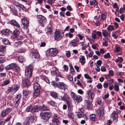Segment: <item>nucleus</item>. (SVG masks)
Returning a JSON list of instances; mask_svg holds the SVG:
<instances>
[{"label": "nucleus", "mask_w": 125, "mask_h": 125, "mask_svg": "<svg viewBox=\"0 0 125 125\" xmlns=\"http://www.w3.org/2000/svg\"><path fill=\"white\" fill-rule=\"evenodd\" d=\"M32 106H29L26 108L25 111L27 112H32Z\"/></svg>", "instance_id": "a19ab883"}, {"label": "nucleus", "mask_w": 125, "mask_h": 125, "mask_svg": "<svg viewBox=\"0 0 125 125\" xmlns=\"http://www.w3.org/2000/svg\"><path fill=\"white\" fill-rule=\"evenodd\" d=\"M38 19H40L38 21V23L42 26H43L44 23L46 21V18L42 15H38L37 16Z\"/></svg>", "instance_id": "423d86ee"}, {"label": "nucleus", "mask_w": 125, "mask_h": 125, "mask_svg": "<svg viewBox=\"0 0 125 125\" xmlns=\"http://www.w3.org/2000/svg\"><path fill=\"white\" fill-rule=\"evenodd\" d=\"M18 8L19 9H22L24 10L25 9V8L24 7V6L22 4H20L18 6Z\"/></svg>", "instance_id": "3c124183"}, {"label": "nucleus", "mask_w": 125, "mask_h": 125, "mask_svg": "<svg viewBox=\"0 0 125 125\" xmlns=\"http://www.w3.org/2000/svg\"><path fill=\"white\" fill-rule=\"evenodd\" d=\"M25 51V50L23 48H21L18 50V52L21 53H23Z\"/></svg>", "instance_id": "603ef678"}, {"label": "nucleus", "mask_w": 125, "mask_h": 125, "mask_svg": "<svg viewBox=\"0 0 125 125\" xmlns=\"http://www.w3.org/2000/svg\"><path fill=\"white\" fill-rule=\"evenodd\" d=\"M40 115L42 118L43 119L44 121L45 122L49 119L51 116V114L50 113L45 112L41 113Z\"/></svg>", "instance_id": "20e7f679"}, {"label": "nucleus", "mask_w": 125, "mask_h": 125, "mask_svg": "<svg viewBox=\"0 0 125 125\" xmlns=\"http://www.w3.org/2000/svg\"><path fill=\"white\" fill-rule=\"evenodd\" d=\"M96 115L100 118H101L104 114V109L103 108H100L97 109L96 111Z\"/></svg>", "instance_id": "1a4fd4ad"}, {"label": "nucleus", "mask_w": 125, "mask_h": 125, "mask_svg": "<svg viewBox=\"0 0 125 125\" xmlns=\"http://www.w3.org/2000/svg\"><path fill=\"white\" fill-rule=\"evenodd\" d=\"M14 68L16 72H18L20 71V68L19 66L15 63Z\"/></svg>", "instance_id": "58836bf2"}, {"label": "nucleus", "mask_w": 125, "mask_h": 125, "mask_svg": "<svg viewBox=\"0 0 125 125\" xmlns=\"http://www.w3.org/2000/svg\"><path fill=\"white\" fill-rule=\"evenodd\" d=\"M12 87V91L15 92L18 89L19 85H16Z\"/></svg>", "instance_id": "cd10ccee"}, {"label": "nucleus", "mask_w": 125, "mask_h": 125, "mask_svg": "<svg viewBox=\"0 0 125 125\" xmlns=\"http://www.w3.org/2000/svg\"><path fill=\"white\" fill-rule=\"evenodd\" d=\"M111 117L112 118L113 121L115 122L116 123L117 122L118 115L115 111L113 112L112 114Z\"/></svg>", "instance_id": "2eb2a0df"}, {"label": "nucleus", "mask_w": 125, "mask_h": 125, "mask_svg": "<svg viewBox=\"0 0 125 125\" xmlns=\"http://www.w3.org/2000/svg\"><path fill=\"white\" fill-rule=\"evenodd\" d=\"M96 34L99 37H102V35L101 32L99 31H97L96 33Z\"/></svg>", "instance_id": "e2e57ef3"}, {"label": "nucleus", "mask_w": 125, "mask_h": 125, "mask_svg": "<svg viewBox=\"0 0 125 125\" xmlns=\"http://www.w3.org/2000/svg\"><path fill=\"white\" fill-rule=\"evenodd\" d=\"M96 87L98 89H101L102 87V85L101 83H99L97 85Z\"/></svg>", "instance_id": "bf43d9fd"}, {"label": "nucleus", "mask_w": 125, "mask_h": 125, "mask_svg": "<svg viewBox=\"0 0 125 125\" xmlns=\"http://www.w3.org/2000/svg\"><path fill=\"white\" fill-rule=\"evenodd\" d=\"M59 99H60L61 100L66 102L67 103L71 102L69 97L67 94H64V96L63 97L60 96Z\"/></svg>", "instance_id": "9d476101"}, {"label": "nucleus", "mask_w": 125, "mask_h": 125, "mask_svg": "<svg viewBox=\"0 0 125 125\" xmlns=\"http://www.w3.org/2000/svg\"><path fill=\"white\" fill-rule=\"evenodd\" d=\"M12 87H8V90H7L6 92L7 94H9L10 93L11 91H12Z\"/></svg>", "instance_id": "052dcab7"}, {"label": "nucleus", "mask_w": 125, "mask_h": 125, "mask_svg": "<svg viewBox=\"0 0 125 125\" xmlns=\"http://www.w3.org/2000/svg\"><path fill=\"white\" fill-rule=\"evenodd\" d=\"M87 97L89 100H85L84 102L85 105L87 107L88 109L91 108L92 107V104L91 103L92 102L93 99L94 98L95 94L94 92H88L87 93Z\"/></svg>", "instance_id": "f03ea898"}, {"label": "nucleus", "mask_w": 125, "mask_h": 125, "mask_svg": "<svg viewBox=\"0 0 125 125\" xmlns=\"http://www.w3.org/2000/svg\"><path fill=\"white\" fill-rule=\"evenodd\" d=\"M22 23L23 25V27L27 29L29 26V22L26 19H23L22 20Z\"/></svg>", "instance_id": "4468645a"}, {"label": "nucleus", "mask_w": 125, "mask_h": 125, "mask_svg": "<svg viewBox=\"0 0 125 125\" xmlns=\"http://www.w3.org/2000/svg\"><path fill=\"white\" fill-rule=\"evenodd\" d=\"M33 66L31 65H29L27 67L25 71V77L22 81V83L23 86L28 87L29 86L30 83L29 78L32 75Z\"/></svg>", "instance_id": "f257e3e1"}, {"label": "nucleus", "mask_w": 125, "mask_h": 125, "mask_svg": "<svg viewBox=\"0 0 125 125\" xmlns=\"http://www.w3.org/2000/svg\"><path fill=\"white\" fill-rule=\"evenodd\" d=\"M68 115L69 117L70 118H73L74 117V115L72 113H68Z\"/></svg>", "instance_id": "4d7b16f0"}, {"label": "nucleus", "mask_w": 125, "mask_h": 125, "mask_svg": "<svg viewBox=\"0 0 125 125\" xmlns=\"http://www.w3.org/2000/svg\"><path fill=\"white\" fill-rule=\"evenodd\" d=\"M11 10L14 13H16L17 12V10L15 7L12 6L10 7Z\"/></svg>", "instance_id": "4c0bfd02"}, {"label": "nucleus", "mask_w": 125, "mask_h": 125, "mask_svg": "<svg viewBox=\"0 0 125 125\" xmlns=\"http://www.w3.org/2000/svg\"><path fill=\"white\" fill-rule=\"evenodd\" d=\"M50 94V95L53 97L54 98H55V92L54 91L51 92Z\"/></svg>", "instance_id": "69168bd1"}, {"label": "nucleus", "mask_w": 125, "mask_h": 125, "mask_svg": "<svg viewBox=\"0 0 125 125\" xmlns=\"http://www.w3.org/2000/svg\"><path fill=\"white\" fill-rule=\"evenodd\" d=\"M82 99V97L79 95H76L74 100L75 102L78 103V102H81Z\"/></svg>", "instance_id": "412c9836"}, {"label": "nucleus", "mask_w": 125, "mask_h": 125, "mask_svg": "<svg viewBox=\"0 0 125 125\" xmlns=\"http://www.w3.org/2000/svg\"><path fill=\"white\" fill-rule=\"evenodd\" d=\"M90 4L91 5H97V3L96 0H91L90 1Z\"/></svg>", "instance_id": "f704fd0d"}, {"label": "nucleus", "mask_w": 125, "mask_h": 125, "mask_svg": "<svg viewBox=\"0 0 125 125\" xmlns=\"http://www.w3.org/2000/svg\"><path fill=\"white\" fill-rule=\"evenodd\" d=\"M40 111H46L48 110V108L47 107L43 105L42 106H39Z\"/></svg>", "instance_id": "c85d7f7f"}, {"label": "nucleus", "mask_w": 125, "mask_h": 125, "mask_svg": "<svg viewBox=\"0 0 125 125\" xmlns=\"http://www.w3.org/2000/svg\"><path fill=\"white\" fill-rule=\"evenodd\" d=\"M79 62L82 65H83L85 62L84 57L83 56H81L79 58Z\"/></svg>", "instance_id": "b1692460"}, {"label": "nucleus", "mask_w": 125, "mask_h": 125, "mask_svg": "<svg viewBox=\"0 0 125 125\" xmlns=\"http://www.w3.org/2000/svg\"><path fill=\"white\" fill-rule=\"evenodd\" d=\"M5 48L3 46H0V56H3L5 53Z\"/></svg>", "instance_id": "a211bd4d"}, {"label": "nucleus", "mask_w": 125, "mask_h": 125, "mask_svg": "<svg viewBox=\"0 0 125 125\" xmlns=\"http://www.w3.org/2000/svg\"><path fill=\"white\" fill-rule=\"evenodd\" d=\"M123 60V59L122 57H119L118 59L116 60V62H122Z\"/></svg>", "instance_id": "8fccbe9b"}, {"label": "nucleus", "mask_w": 125, "mask_h": 125, "mask_svg": "<svg viewBox=\"0 0 125 125\" xmlns=\"http://www.w3.org/2000/svg\"><path fill=\"white\" fill-rule=\"evenodd\" d=\"M47 31L46 32V33L48 35L50 34H51L52 32V30L51 28L50 27H48L47 28Z\"/></svg>", "instance_id": "ea45409f"}, {"label": "nucleus", "mask_w": 125, "mask_h": 125, "mask_svg": "<svg viewBox=\"0 0 125 125\" xmlns=\"http://www.w3.org/2000/svg\"><path fill=\"white\" fill-rule=\"evenodd\" d=\"M21 95L20 94L17 95L15 98V106L16 107L18 106L20 103L21 100Z\"/></svg>", "instance_id": "9b49d317"}, {"label": "nucleus", "mask_w": 125, "mask_h": 125, "mask_svg": "<svg viewBox=\"0 0 125 125\" xmlns=\"http://www.w3.org/2000/svg\"><path fill=\"white\" fill-rule=\"evenodd\" d=\"M102 63V61L101 60H99L96 63H95V64L96 66H100Z\"/></svg>", "instance_id": "c03bdc74"}, {"label": "nucleus", "mask_w": 125, "mask_h": 125, "mask_svg": "<svg viewBox=\"0 0 125 125\" xmlns=\"http://www.w3.org/2000/svg\"><path fill=\"white\" fill-rule=\"evenodd\" d=\"M95 115L92 114L89 116V118L91 120L94 121L95 119Z\"/></svg>", "instance_id": "79ce46f5"}, {"label": "nucleus", "mask_w": 125, "mask_h": 125, "mask_svg": "<svg viewBox=\"0 0 125 125\" xmlns=\"http://www.w3.org/2000/svg\"><path fill=\"white\" fill-rule=\"evenodd\" d=\"M102 34L104 37H106L107 36L108 33L106 30H103Z\"/></svg>", "instance_id": "37998d69"}, {"label": "nucleus", "mask_w": 125, "mask_h": 125, "mask_svg": "<svg viewBox=\"0 0 125 125\" xmlns=\"http://www.w3.org/2000/svg\"><path fill=\"white\" fill-rule=\"evenodd\" d=\"M40 107L39 105L32 107V112H35L40 111Z\"/></svg>", "instance_id": "4be33fe9"}, {"label": "nucleus", "mask_w": 125, "mask_h": 125, "mask_svg": "<svg viewBox=\"0 0 125 125\" xmlns=\"http://www.w3.org/2000/svg\"><path fill=\"white\" fill-rule=\"evenodd\" d=\"M10 82V81L9 78L7 79L4 81V82L2 83L1 85L2 86H4L8 84Z\"/></svg>", "instance_id": "5701e85b"}, {"label": "nucleus", "mask_w": 125, "mask_h": 125, "mask_svg": "<svg viewBox=\"0 0 125 125\" xmlns=\"http://www.w3.org/2000/svg\"><path fill=\"white\" fill-rule=\"evenodd\" d=\"M20 33V31L19 29H15L13 32L12 36L11 37L12 39H14L17 38Z\"/></svg>", "instance_id": "0eeeda50"}, {"label": "nucleus", "mask_w": 125, "mask_h": 125, "mask_svg": "<svg viewBox=\"0 0 125 125\" xmlns=\"http://www.w3.org/2000/svg\"><path fill=\"white\" fill-rule=\"evenodd\" d=\"M28 119L29 120L28 121H29L30 122H32L34 120V117L32 116H29L28 117Z\"/></svg>", "instance_id": "de8ad7c7"}, {"label": "nucleus", "mask_w": 125, "mask_h": 125, "mask_svg": "<svg viewBox=\"0 0 125 125\" xmlns=\"http://www.w3.org/2000/svg\"><path fill=\"white\" fill-rule=\"evenodd\" d=\"M110 40L109 39H106L105 41L103 43V46H105L106 47L108 45V42H110Z\"/></svg>", "instance_id": "72a5a7b5"}, {"label": "nucleus", "mask_w": 125, "mask_h": 125, "mask_svg": "<svg viewBox=\"0 0 125 125\" xmlns=\"http://www.w3.org/2000/svg\"><path fill=\"white\" fill-rule=\"evenodd\" d=\"M33 88L34 91L33 94V96L36 98L40 94V86L39 84L37 83V82L36 81L34 83Z\"/></svg>", "instance_id": "7ed1b4c3"}, {"label": "nucleus", "mask_w": 125, "mask_h": 125, "mask_svg": "<svg viewBox=\"0 0 125 125\" xmlns=\"http://www.w3.org/2000/svg\"><path fill=\"white\" fill-rule=\"evenodd\" d=\"M77 115V116L79 118H83L85 120H87V117L84 113L78 112Z\"/></svg>", "instance_id": "dca6fc26"}, {"label": "nucleus", "mask_w": 125, "mask_h": 125, "mask_svg": "<svg viewBox=\"0 0 125 125\" xmlns=\"http://www.w3.org/2000/svg\"><path fill=\"white\" fill-rule=\"evenodd\" d=\"M2 41L5 44H8L9 43V40L6 38H3Z\"/></svg>", "instance_id": "c9c22d12"}, {"label": "nucleus", "mask_w": 125, "mask_h": 125, "mask_svg": "<svg viewBox=\"0 0 125 125\" xmlns=\"http://www.w3.org/2000/svg\"><path fill=\"white\" fill-rule=\"evenodd\" d=\"M70 95L71 97L73 98V100H74L76 95L73 92L71 93Z\"/></svg>", "instance_id": "6e6d98bb"}, {"label": "nucleus", "mask_w": 125, "mask_h": 125, "mask_svg": "<svg viewBox=\"0 0 125 125\" xmlns=\"http://www.w3.org/2000/svg\"><path fill=\"white\" fill-rule=\"evenodd\" d=\"M19 61L20 62H22L24 60V58L23 57L20 56L18 57Z\"/></svg>", "instance_id": "864d4df0"}, {"label": "nucleus", "mask_w": 125, "mask_h": 125, "mask_svg": "<svg viewBox=\"0 0 125 125\" xmlns=\"http://www.w3.org/2000/svg\"><path fill=\"white\" fill-rule=\"evenodd\" d=\"M108 31H114L115 28L114 26L111 25H109L107 28Z\"/></svg>", "instance_id": "2f4dec72"}, {"label": "nucleus", "mask_w": 125, "mask_h": 125, "mask_svg": "<svg viewBox=\"0 0 125 125\" xmlns=\"http://www.w3.org/2000/svg\"><path fill=\"white\" fill-rule=\"evenodd\" d=\"M63 33L61 31L56 30L55 31V40L59 41L61 39L63 36Z\"/></svg>", "instance_id": "39448f33"}, {"label": "nucleus", "mask_w": 125, "mask_h": 125, "mask_svg": "<svg viewBox=\"0 0 125 125\" xmlns=\"http://www.w3.org/2000/svg\"><path fill=\"white\" fill-rule=\"evenodd\" d=\"M66 55L67 57H69L71 55V53L69 51H67L66 53Z\"/></svg>", "instance_id": "774afa93"}, {"label": "nucleus", "mask_w": 125, "mask_h": 125, "mask_svg": "<svg viewBox=\"0 0 125 125\" xmlns=\"http://www.w3.org/2000/svg\"><path fill=\"white\" fill-rule=\"evenodd\" d=\"M78 41V40H77L76 39H75L71 41L70 42V46L73 47L76 46L77 45V42Z\"/></svg>", "instance_id": "f3484780"}, {"label": "nucleus", "mask_w": 125, "mask_h": 125, "mask_svg": "<svg viewBox=\"0 0 125 125\" xmlns=\"http://www.w3.org/2000/svg\"><path fill=\"white\" fill-rule=\"evenodd\" d=\"M111 57L109 53H107V54H105L104 56V57L105 58H110Z\"/></svg>", "instance_id": "5fc2aeb1"}, {"label": "nucleus", "mask_w": 125, "mask_h": 125, "mask_svg": "<svg viewBox=\"0 0 125 125\" xmlns=\"http://www.w3.org/2000/svg\"><path fill=\"white\" fill-rule=\"evenodd\" d=\"M65 36L66 37H69V38H71L73 37V34H71V32H69L66 33L65 34Z\"/></svg>", "instance_id": "49530a36"}, {"label": "nucleus", "mask_w": 125, "mask_h": 125, "mask_svg": "<svg viewBox=\"0 0 125 125\" xmlns=\"http://www.w3.org/2000/svg\"><path fill=\"white\" fill-rule=\"evenodd\" d=\"M115 51L117 52L120 51L121 49L119 46L118 45H116L115 47Z\"/></svg>", "instance_id": "09e8293b"}, {"label": "nucleus", "mask_w": 125, "mask_h": 125, "mask_svg": "<svg viewBox=\"0 0 125 125\" xmlns=\"http://www.w3.org/2000/svg\"><path fill=\"white\" fill-rule=\"evenodd\" d=\"M1 33L2 35H8L10 34V32L9 30L6 29L2 30Z\"/></svg>", "instance_id": "aec40b11"}, {"label": "nucleus", "mask_w": 125, "mask_h": 125, "mask_svg": "<svg viewBox=\"0 0 125 125\" xmlns=\"http://www.w3.org/2000/svg\"><path fill=\"white\" fill-rule=\"evenodd\" d=\"M11 24H13L14 26H16L17 27H19L20 26L17 22L15 20H12L10 22Z\"/></svg>", "instance_id": "393cba45"}, {"label": "nucleus", "mask_w": 125, "mask_h": 125, "mask_svg": "<svg viewBox=\"0 0 125 125\" xmlns=\"http://www.w3.org/2000/svg\"><path fill=\"white\" fill-rule=\"evenodd\" d=\"M66 85L62 82H55V87L59 88L61 89L65 90Z\"/></svg>", "instance_id": "6e6552de"}, {"label": "nucleus", "mask_w": 125, "mask_h": 125, "mask_svg": "<svg viewBox=\"0 0 125 125\" xmlns=\"http://www.w3.org/2000/svg\"><path fill=\"white\" fill-rule=\"evenodd\" d=\"M108 85H109L107 82L104 83L103 84L104 87L105 88H107Z\"/></svg>", "instance_id": "338daca9"}, {"label": "nucleus", "mask_w": 125, "mask_h": 125, "mask_svg": "<svg viewBox=\"0 0 125 125\" xmlns=\"http://www.w3.org/2000/svg\"><path fill=\"white\" fill-rule=\"evenodd\" d=\"M68 106V109L69 111H72L73 110V106L71 102L67 103Z\"/></svg>", "instance_id": "7c9ffc66"}, {"label": "nucleus", "mask_w": 125, "mask_h": 125, "mask_svg": "<svg viewBox=\"0 0 125 125\" xmlns=\"http://www.w3.org/2000/svg\"><path fill=\"white\" fill-rule=\"evenodd\" d=\"M15 63L10 64L6 66V68L7 70H9L14 68Z\"/></svg>", "instance_id": "bb28decb"}, {"label": "nucleus", "mask_w": 125, "mask_h": 125, "mask_svg": "<svg viewBox=\"0 0 125 125\" xmlns=\"http://www.w3.org/2000/svg\"><path fill=\"white\" fill-rule=\"evenodd\" d=\"M22 43V42L21 41L16 42L15 43V45L16 46H18L19 45L20 46V45H21Z\"/></svg>", "instance_id": "0e129e2a"}, {"label": "nucleus", "mask_w": 125, "mask_h": 125, "mask_svg": "<svg viewBox=\"0 0 125 125\" xmlns=\"http://www.w3.org/2000/svg\"><path fill=\"white\" fill-rule=\"evenodd\" d=\"M109 85H112L113 83V80L112 79L111 80H109L107 82Z\"/></svg>", "instance_id": "13d9d810"}, {"label": "nucleus", "mask_w": 125, "mask_h": 125, "mask_svg": "<svg viewBox=\"0 0 125 125\" xmlns=\"http://www.w3.org/2000/svg\"><path fill=\"white\" fill-rule=\"evenodd\" d=\"M55 75L59 77H61V75L59 70L55 67Z\"/></svg>", "instance_id": "c756f323"}, {"label": "nucleus", "mask_w": 125, "mask_h": 125, "mask_svg": "<svg viewBox=\"0 0 125 125\" xmlns=\"http://www.w3.org/2000/svg\"><path fill=\"white\" fill-rule=\"evenodd\" d=\"M31 54L34 57V58L36 61H38L39 60L40 56L38 53L32 52H31Z\"/></svg>", "instance_id": "f8f14e48"}, {"label": "nucleus", "mask_w": 125, "mask_h": 125, "mask_svg": "<svg viewBox=\"0 0 125 125\" xmlns=\"http://www.w3.org/2000/svg\"><path fill=\"white\" fill-rule=\"evenodd\" d=\"M47 51L49 53L50 56L53 57L55 56V49L53 48H51L49 50H48Z\"/></svg>", "instance_id": "6ab92c4d"}, {"label": "nucleus", "mask_w": 125, "mask_h": 125, "mask_svg": "<svg viewBox=\"0 0 125 125\" xmlns=\"http://www.w3.org/2000/svg\"><path fill=\"white\" fill-rule=\"evenodd\" d=\"M114 89L115 91H118L119 89V86L117 85H115Z\"/></svg>", "instance_id": "680f3d73"}, {"label": "nucleus", "mask_w": 125, "mask_h": 125, "mask_svg": "<svg viewBox=\"0 0 125 125\" xmlns=\"http://www.w3.org/2000/svg\"><path fill=\"white\" fill-rule=\"evenodd\" d=\"M107 14L106 13L102 14L100 16V21H101L106 19V18Z\"/></svg>", "instance_id": "a878e982"}, {"label": "nucleus", "mask_w": 125, "mask_h": 125, "mask_svg": "<svg viewBox=\"0 0 125 125\" xmlns=\"http://www.w3.org/2000/svg\"><path fill=\"white\" fill-rule=\"evenodd\" d=\"M70 71L72 74H75L74 70L72 65L70 66Z\"/></svg>", "instance_id": "a18cd8bd"}, {"label": "nucleus", "mask_w": 125, "mask_h": 125, "mask_svg": "<svg viewBox=\"0 0 125 125\" xmlns=\"http://www.w3.org/2000/svg\"><path fill=\"white\" fill-rule=\"evenodd\" d=\"M41 78L42 79L44 80L47 83H49V80L45 76H42L41 77Z\"/></svg>", "instance_id": "e433bc0d"}, {"label": "nucleus", "mask_w": 125, "mask_h": 125, "mask_svg": "<svg viewBox=\"0 0 125 125\" xmlns=\"http://www.w3.org/2000/svg\"><path fill=\"white\" fill-rule=\"evenodd\" d=\"M23 94L24 98H26L29 94L28 92L26 90H24L23 92Z\"/></svg>", "instance_id": "473e14b6"}, {"label": "nucleus", "mask_w": 125, "mask_h": 125, "mask_svg": "<svg viewBox=\"0 0 125 125\" xmlns=\"http://www.w3.org/2000/svg\"><path fill=\"white\" fill-rule=\"evenodd\" d=\"M11 110V108H8L3 110L2 112L1 115L3 117L6 116Z\"/></svg>", "instance_id": "ddd939ff"}]
</instances>
